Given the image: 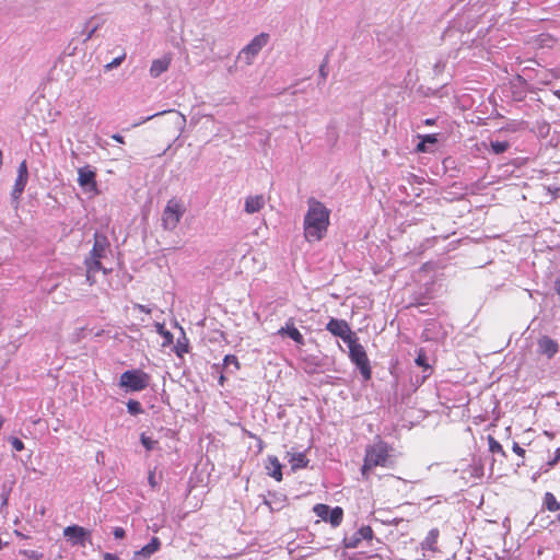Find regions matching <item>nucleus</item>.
Here are the masks:
<instances>
[{"label": "nucleus", "mask_w": 560, "mask_h": 560, "mask_svg": "<svg viewBox=\"0 0 560 560\" xmlns=\"http://www.w3.org/2000/svg\"><path fill=\"white\" fill-rule=\"evenodd\" d=\"M308 208L304 217V237L308 243L322 241L330 224V210L320 201L310 198Z\"/></svg>", "instance_id": "1"}, {"label": "nucleus", "mask_w": 560, "mask_h": 560, "mask_svg": "<svg viewBox=\"0 0 560 560\" xmlns=\"http://www.w3.org/2000/svg\"><path fill=\"white\" fill-rule=\"evenodd\" d=\"M394 447L385 442L381 436H376L372 444L366 445L363 465L361 468L362 475L368 478L369 472L375 467H390L394 465Z\"/></svg>", "instance_id": "2"}, {"label": "nucleus", "mask_w": 560, "mask_h": 560, "mask_svg": "<svg viewBox=\"0 0 560 560\" xmlns=\"http://www.w3.org/2000/svg\"><path fill=\"white\" fill-rule=\"evenodd\" d=\"M185 211L186 207L183 200L176 197L171 198L162 212L161 222L163 229L168 231L176 229Z\"/></svg>", "instance_id": "3"}, {"label": "nucleus", "mask_w": 560, "mask_h": 560, "mask_svg": "<svg viewBox=\"0 0 560 560\" xmlns=\"http://www.w3.org/2000/svg\"><path fill=\"white\" fill-rule=\"evenodd\" d=\"M347 345L349 348V357L352 363L357 365L365 381L371 380L372 371L370 360L364 347L358 342V337L355 336L353 339L347 342Z\"/></svg>", "instance_id": "4"}, {"label": "nucleus", "mask_w": 560, "mask_h": 560, "mask_svg": "<svg viewBox=\"0 0 560 560\" xmlns=\"http://www.w3.org/2000/svg\"><path fill=\"white\" fill-rule=\"evenodd\" d=\"M150 374L140 369H135L128 370L120 375L119 386L131 392H141L150 385Z\"/></svg>", "instance_id": "5"}, {"label": "nucleus", "mask_w": 560, "mask_h": 560, "mask_svg": "<svg viewBox=\"0 0 560 560\" xmlns=\"http://www.w3.org/2000/svg\"><path fill=\"white\" fill-rule=\"evenodd\" d=\"M314 513L332 527H338L343 520V510L340 506L330 508L327 504L318 503L313 508Z\"/></svg>", "instance_id": "6"}, {"label": "nucleus", "mask_w": 560, "mask_h": 560, "mask_svg": "<svg viewBox=\"0 0 560 560\" xmlns=\"http://www.w3.org/2000/svg\"><path fill=\"white\" fill-rule=\"evenodd\" d=\"M269 40V34L260 33L255 36L248 45H246L240 54V58H244L247 65H250L255 56L267 45Z\"/></svg>", "instance_id": "7"}, {"label": "nucleus", "mask_w": 560, "mask_h": 560, "mask_svg": "<svg viewBox=\"0 0 560 560\" xmlns=\"http://www.w3.org/2000/svg\"><path fill=\"white\" fill-rule=\"evenodd\" d=\"M326 329L334 336L340 337L346 343L355 337L351 331L349 324L345 319L330 318Z\"/></svg>", "instance_id": "8"}, {"label": "nucleus", "mask_w": 560, "mask_h": 560, "mask_svg": "<svg viewBox=\"0 0 560 560\" xmlns=\"http://www.w3.org/2000/svg\"><path fill=\"white\" fill-rule=\"evenodd\" d=\"M373 529L370 526H361L357 532L351 535H346L343 538V545L348 549L357 548L362 540H372Z\"/></svg>", "instance_id": "9"}, {"label": "nucleus", "mask_w": 560, "mask_h": 560, "mask_svg": "<svg viewBox=\"0 0 560 560\" xmlns=\"http://www.w3.org/2000/svg\"><path fill=\"white\" fill-rule=\"evenodd\" d=\"M63 536L72 546L84 547L86 540L90 538V532L79 525H71L63 529Z\"/></svg>", "instance_id": "10"}, {"label": "nucleus", "mask_w": 560, "mask_h": 560, "mask_svg": "<svg viewBox=\"0 0 560 560\" xmlns=\"http://www.w3.org/2000/svg\"><path fill=\"white\" fill-rule=\"evenodd\" d=\"M78 183L81 187L86 188L89 191H93L94 194H98L96 173L89 166L81 167L78 171Z\"/></svg>", "instance_id": "11"}, {"label": "nucleus", "mask_w": 560, "mask_h": 560, "mask_svg": "<svg viewBox=\"0 0 560 560\" xmlns=\"http://www.w3.org/2000/svg\"><path fill=\"white\" fill-rule=\"evenodd\" d=\"M538 352L548 359L553 358L559 351V345L548 336H542L537 341Z\"/></svg>", "instance_id": "12"}, {"label": "nucleus", "mask_w": 560, "mask_h": 560, "mask_svg": "<svg viewBox=\"0 0 560 560\" xmlns=\"http://www.w3.org/2000/svg\"><path fill=\"white\" fill-rule=\"evenodd\" d=\"M261 497L264 504L267 505L270 509V511L281 510L287 502V497L284 492H267V494H264Z\"/></svg>", "instance_id": "13"}, {"label": "nucleus", "mask_w": 560, "mask_h": 560, "mask_svg": "<svg viewBox=\"0 0 560 560\" xmlns=\"http://www.w3.org/2000/svg\"><path fill=\"white\" fill-rule=\"evenodd\" d=\"M280 336H289L296 345L303 346L305 343L303 335L294 325V319L289 318L285 325L278 330Z\"/></svg>", "instance_id": "14"}, {"label": "nucleus", "mask_w": 560, "mask_h": 560, "mask_svg": "<svg viewBox=\"0 0 560 560\" xmlns=\"http://www.w3.org/2000/svg\"><path fill=\"white\" fill-rule=\"evenodd\" d=\"M107 247H108V241H107L106 236L95 234L94 235V244L90 252L89 257L103 258Z\"/></svg>", "instance_id": "15"}, {"label": "nucleus", "mask_w": 560, "mask_h": 560, "mask_svg": "<svg viewBox=\"0 0 560 560\" xmlns=\"http://www.w3.org/2000/svg\"><path fill=\"white\" fill-rule=\"evenodd\" d=\"M265 206V198L262 195L248 196L245 199V212L248 214L260 211Z\"/></svg>", "instance_id": "16"}, {"label": "nucleus", "mask_w": 560, "mask_h": 560, "mask_svg": "<svg viewBox=\"0 0 560 560\" xmlns=\"http://www.w3.org/2000/svg\"><path fill=\"white\" fill-rule=\"evenodd\" d=\"M171 65V57L164 56L161 59H156L152 61L151 68H150V74L153 78H158L163 72H165Z\"/></svg>", "instance_id": "17"}, {"label": "nucleus", "mask_w": 560, "mask_h": 560, "mask_svg": "<svg viewBox=\"0 0 560 560\" xmlns=\"http://www.w3.org/2000/svg\"><path fill=\"white\" fill-rule=\"evenodd\" d=\"M268 475L275 478L277 481L282 480V465L276 456H270L266 465Z\"/></svg>", "instance_id": "18"}, {"label": "nucleus", "mask_w": 560, "mask_h": 560, "mask_svg": "<svg viewBox=\"0 0 560 560\" xmlns=\"http://www.w3.org/2000/svg\"><path fill=\"white\" fill-rule=\"evenodd\" d=\"M440 536V532L438 528H432L429 530L427 537L421 541V549L429 551L438 550V538Z\"/></svg>", "instance_id": "19"}, {"label": "nucleus", "mask_w": 560, "mask_h": 560, "mask_svg": "<svg viewBox=\"0 0 560 560\" xmlns=\"http://www.w3.org/2000/svg\"><path fill=\"white\" fill-rule=\"evenodd\" d=\"M288 456L293 470L305 468L308 464L305 453H288Z\"/></svg>", "instance_id": "20"}, {"label": "nucleus", "mask_w": 560, "mask_h": 560, "mask_svg": "<svg viewBox=\"0 0 560 560\" xmlns=\"http://www.w3.org/2000/svg\"><path fill=\"white\" fill-rule=\"evenodd\" d=\"M101 259L102 258H95V257H86L85 260H84V265L86 267V271L88 272H97L100 270H103L105 273L107 272L105 268H103L102 266V262H101Z\"/></svg>", "instance_id": "21"}, {"label": "nucleus", "mask_w": 560, "mask_h": 560, "mask_svg": "<svg viewBox=\"0 0 560 560\" xmlns=\"http://www.w3.org/2000/svg\"><path fill=\"white\" fill-rule=\"evenodd\" d=\"M28 178L16 177L11 196L14 200H19L21 195L23 194L25 186L27 184Z\"/></svg>", "instance_id": "22"}, {"label": "nucleus", "mask_w": 560, "mask_h": 560, "mask_svg": "<svg viewBox=\"0 0 560 560\" xmlns=\"http://www.w3.org/2000/svg\"><path fill=\"white\" fill-rule=\"evenodd\" d=\"M156 331L163 337V347H167L173 343V334L165 329L164 324L156 323L155 324Z\"/></svg>", "instance_id": "23"}, {"label": "nucleus", "mask_w": 560, "mask_h": 560, "mask_svg": "<svg viewBox=\"0 0 560 560\" xmlns=\"http://www.w3.org/2000/svg\"><path fill=\"white\" fill-rule=\"evenodd\" d=\"M152 555V549L145 545L140 550L135 551L132 560H148Z\"/></svg>", "instance_id": "24"}, {"label": "nucleus", "mask_w": 560, "mask_h": 560, "mask_svg": "<svg viewBox=\"0 0 560 560\" xmlns=\"http://www.w3.org/2000/svg\"><path fill=\"white\" fill-rule=\"evenodd\" d=\"M490 147L493 153L501 154L510 148V143L508 141H491Z\"/></svg>", "instance_id": "25"}, {"label": "nucleus", "mask_w": 560, "mask_h": 560, "mask_svg": "<svg viewBox=\"0 0 560 560\" xmlns=\"http://www.w3.org/2000/svg\"><path fill=\"white\" fill-rule=\"evenodd\" d=\"M174 350L179 358H182L185 353L188 352V341L185 336L183 337V340H177Z\"/></svg>", "instance_id": "26"}, {"label": "nucleus", "mask_w": 560, "mask_h": 560, "mask_svg": "<svg viewBox=\"0 0 560 560\" xmlns=\"http://www.w3.org/2000/svg\"><path fill=\"white\" fill-rule=\"evenodd\" d=\"M127 410L130 415H140L143 412V408L138 400L129 399L127 402Z\"/></svg>", "instance_id": "27"}, {"label": "nucleus", "mask_w": 560, "mask_h": 560, "mask_svg": "<svg viewBox=\"0 0 560 560\" xmlns=\"http://www.w3.org/2000/svg\"><path fill=\"white\" fill-rule=\"evenodd\" d=\"M489 451L492 454H501L502 456H505V452L503 450V446L492 436H489Z\"/></svg>", "instance_id": "28"}, {"label": "nucleus", "mask_w": 560, "mask_h": 560, "mask_svg": "<svg viewBox=\"0 0 560 560\" xmlns=\"http://www.w3.org/2000/svg\"><path fill=\"white\" fill-rule=\"evenodd\" d=\"M230 365H233L235 371L240 370L241 368L240 361L234 354H228L223 359V366L228 369Z\"/></svg>", "instance_id": "29"}, {"label": "nucleus", "mask_w": 560, "mask_h": 560, "mask_svg": "<svg viewBox=\"0 0 560 560\" xmlns=\"http://www.w3.org/2000/svg\"><path fill=\"white\" fill-rule=\"evenodd\" d=\"M140 440H141V443L145 447L147 451L154 450L155 446L159 443L156 440L145 435L144 433L141 434Z\"/></svg>", "instance_id": "30"}, {"label": "nucleus", "mask_w": 560, "mask_h": 560, "mask_svg": "<svg viewBox=\"0 0 560 560\" xmlns=\"http://www.w3.org/2000/svg\"><path fill=\"white\" fill-rule=\"evenodd\" d=\"M469 474L474 479H481L483 476V467L479 464H472L469 466Z\"/></svg>", "instance_id": "31"}, {"label": "nucleus", "mask_w": 560, "mask_h": 560, "mask_svg": "<svg viewBox=\"0 0 560 560\" xmlns=\"http://www.w3.org/2000/svg\"><path fill=\"white\" fill-rule=\"evenodd\" d=\"M416 364L423 368L424 370H428L430 365L427 362V355L423 349H420L418 352V355L416 358Z\"/></svg>", "instance_id": "32"}, {"label": "nucleus", "mask_w": 560, "mask_h": 560, "mask_svg": "<svg viewBox=\"0 0 560 560\" xmlns=\"http://www.w3.org/2000/svg\"><path fill=\"white\" fill-rule=\"evenodd\" d=\"M21 553L31 560H42L43 553L37 550H21Z\"/></svg>", "instance_id": "33"}, {"label": "nucleus", "mask_w": 560, "mask_h": 560, "mask_svg": "<svg viewBox=\"0 0 560 560\" xmlns=\"http://www.w3.org/2000/svg\"><path fill=\"white\" fill-rule=\"evenodd\" d=\"M18 176L28 178V171H27V164L26 161H22L18 168Z\"/></svg>", "instance_id": "34"}, {"label": "nucleus", "mask_w": 560, "mask_h": 560, "mask_svg": "<svg viewBox=\"0 0 560 560\" xmlns=\"http://www.w3.org/2000/svg\"><path fill=\"white\" fill-rule=\"evenodd\" d=\"M10 442L14 451L21 452L24 450V443L19 438H12Z\"/></svg>", "instance_id": "35"}, {"label": "nucleus", "mask_w": 560, "mask_h": 560, "mask_svg": "<svg viewBox=\"0 0 560 560\" xmlns=\"http://www.w3.org/2000/svg\"><path fill=\"white\" fill-rule=\"evenodd\" d=\"M125 57H126V54L122 52L119 57L115 58L112 62L107 63L106 68L107 69H113V68L118 67L122 62Z\"/></svg>", "instance_id": "36"}, {"label": "nucleus", "mask_w": 560, "mask_h": 560, "mask_svg": "<svg viewBox=\"0 0 560 560\" xmlns=\"http://www.w3.org/2000/svg\"><path fill=\"white\" fill-rule=\"evenodd\" d=\"M147 545L152 549V552L155 553L161 547V541L158 537H152L150 542Z\"/></svg>", "instance_id": "37"}, {"label": "nucleus", "mask_w": 560, "mask_h": 560, "mask_svg": "<svg viewBox=\"0 0 560 560\" xmlns=\"http://www.w3.org/2000/svg\"><path fill=\"white\" fill-rule=\"evenodd\" d=\"M419 138L421 140H423L425 143H430V144H434L438 142V137L436 135L432 133V135H424V136H419Z\"/></svg>", "instance_id": "38"}, {"label": "nucleus", "mask_w": 560, "mask_h": 560, "mask_svg": "<svg viewBox=\"0 0 560 560\" xmlns=\"http://www.w3.org/2000/svg\"><path fill=\"white\" fill-rule=\"evenodd\" d=\"M113 535L116 539H122L126 536V532L122 527H115L113 530Z\"/></svg>", "instance_id": "39"}, {"label": "nucleus", "mask_w": 560, "mask_h": 560, "mask_svg": "<svg viewBox=\"0 0 560 560\" xmlns=\"http://www.w3.org/2000/svg\"><path fill=\"white\" fill-rule=\"evenodd\" d=\"M513 452L520 457L525 456V450L518 445V443L514 442L512 446Z\"/></svg>", "instance_id": "40"}, {"label": "nucleus", "mask_w": 560, "mask_h": 560, "mask_svg": "<svg viewBox=\"0 0 560 560\" xmlns=\"http://www.w3.org/2000/svg\"><path fill=\"white\" fill-rule=\"evenodd\" d=\"M86 282L89 283V285H93L96 283V279H95V272H88L86 271Z\"/></svg>", "instance_id": "41"}, {"label": "nucleus", "mask_w": 560, "mask_h": 560, "mask_svg": "<svg viewBox=\"0 0 560 560\" xmlns=\"http://www.w3.org/2000/svg\"><path fill=\"white\" fill-rule=\"evenodd\" d=\"M560 460V448H557L555 452V457L548 462L549 466H555Z\"/></svg>", "instance_id": "42"}, {"label": "nucleus", "mask_w": 560, "mask_h": 560, "mask_svg": "<svg viewBox=\"0 0 560 560\" xmlns=\"http://www.w3.org/2000/svg\"><path fill=\"white\" fill-rule=\"evenodd\" d=\"M425 142L423 140H421L418 144H417V148H416V151L417 152H420V153H423V152H427V147H425Z\"/></svg>", "instance_id": "43"}, {"label": "nucleus", "mask_w": 560, "mask_h": 560, "mask_svg": "<svg viewBox=\"0 0 560 560\" xmlns=\"http://www.w3.org/2000/svg\"><path fill=\"white\" fill-rule=\"evenodd\" d=\"M103 558L104 560H119V558L116 555L109 552L104 553Z\"/></svg>", "instance_id": "44"}, {"label": "nucleus", "mask_w": 560, "mask_h": 560, "mask_svg": "<svg viewBox=\"0 0 560 560\" xmlns=\"http://www.w3.org/2000/svg\"><path fill=\"white\" fill-rule=\"evenodd\" d=\"M136 308H138L140 312H143V313H147V314H150V313H151V310H150V308H148L147 306L141 305V304H137V305H136Z\"/></svg>", "instance_id": "45"}, {"label": "nucleus", "mask_w": 560, "mask_h": 560, "mask_svg": "<svg viewBox=\"0 0 560 560\" xmlns=\"http://www.w3.org/2000/svg\"><path fill=\"white\" fill-rule=\"evenodd\" d=\"M112 139L115 140L116 142H119V143H124V137L118 135V133H115L112 136Z\"/></svg>", "instance_id": "46"}, {"label": "nucleus", "mask_w": 560, "mask_h": 560, "mask_svg": "<svg viewBox=\"0 0 560 560\" xmlns=\"http://www.w3.org/2000/svg\"><path fill=\"white\" fill-rule=\"evenodd\" d=\"M555 290L557 294L560 296V276L555 281Z\"/></svg>", "instance_id": "47"}, {"label": "nucleus", "mask_w": 560, "mask_h": 560, "mask_svg": "<svg viewBox=\"0 0 560 560\" xmlns=\"http://www.w3.org/2000/svg\"><path fill=\"white\" fill-rule=\"evenodd\" d=\"M149 482L151 487H156V482L154 481V474H150L149 476Z\"/></svg>", "instance_id": "48"}, {"label": "nucleus", "mask_w": 560, "mask_h": 560, "mask_svg": "<svg viewBox=\"0 0 560 560\" xmlns=\"http://www.w3.org/2000/svg\"><path fill=\"white\" fill-rule=\"evenodd\" d=\"M319 72L324 78H326L327 73L325 72V65L320 66Z\"/></svg>", "instance_id": "49"}, {"label": "nucleus", "mask_w": 560, "mask_h": 560, "mask_svg": "<svg viewBox=\"0 0 560 560\" xmlns=\"http://www.w3.org/2000/svg\"><path fill=\"white\" fill-rule=\"evenodd\" d=\"M424 124L428 125V126H431V125L434 124V119H431V118L425 119Z\"/></svg>", "instance_id": "50"}, {"label": "nucleus", "mask_w": 560, "mask_h": 560, "mask_svg": "<svg viewBox=\"0 0 560 560\" xmlns=\"http://www.w3.org/2000/svg\"><path fill=\"white\" fill-rule=\"evenodd\" d=\"M224 381H225V377L223 374L220 375V378H219V383L220 385H223L224 384Z\"/></svg>", "instance_id": "51"}, {"label": "nucleus", "mask_w": 560, "mask_h": 560, "mask_svg": "<svg viewBox=\"0 0 560 560\" xmlns=\"http://www.w3.org/2000/svg\"><path fill=\"white\" fill-rule=\"evenodd\" d=\"M398 522H399V521H398L397 518H394V520L388 521V522H386V523H387V524H395V525H397V524H398Z\"/></svg>", "instance_id": "52"}, {"label": "nucleus", "mask_w": 560, "mask_h": 560, "mask_svg": "<svg viewBox=\"0 0 560 560\" xmlns=\"http://www.w3.org/2000/svg\"><path fill=\"white\" fill-rule=\"evenodd\" d=\"M95 30H96V28H93V30L89 33V35H88V37H86V39H90V38L92 37V35H93V33L95 32Z\"/></svg>", "instance_id": "53"}]
</instances>
